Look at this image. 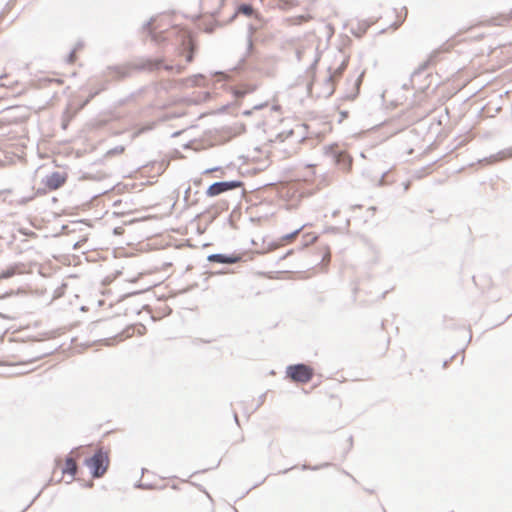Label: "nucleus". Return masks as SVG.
I'll return each mask as SVG.
<instances>
[{
  "mask_svg": "<svg viewBox=\"0 0 512 512\" xmlns=\"http://www.w3.org/2000/svg\"><path fill=\"white\" fill-rule=\"evenodd\" d=\"M89 468L92 478L98 479L104 476L110 464V458L102 448L97 449L92 456L86 458L83 463Z\"/></svg>",
  "mask_w": 512,
  "mask_h": 512,
  "instance_id": "nucleus-2",
  "label": "nucleus"
},
{
  "mask_svg": "<svg viewBox=\"0 0 512 512\" xmlns=\"http://www.w3.org/2000/svg\"><path fill=\"white\" fill-rule=\"evenodd\" d=\"M243 186L244 182L241 180L216 181L207 187L205 194L207 197H215L224 192L241 188Z\"/></svg>",
  "mask_w": 512,
  "mask_h": 512,
  "instance_id": "nucleus-4",
  "label": "nucleus"
},
{
  "mask_svg": "<svg viewBox=\"0 0 512 512\" xmlns=\"http://www.w3.org/2000/svg\"><path fill=\"white\" fill-rule=\"evenodd\" d=\"M0 317H3V318H4V316H3L1 313H0Z\"/></svg>",
  "mask_w": 512,
  "mask_h": 512,
  "instance_id": "nucleus-50",
  "label": "nucleus"
},
{
  "mask_svg": "<svg viewBox=\"0 0 512 512\" xmlns=\"http://www.w3.org/2000/svg\"><path fill=\"white\" fill-rule=\"evenodd\" d=\"M348 441H349V448H351L353 445V437L349 436Z\"/></svg>",
  "mask_w": 512,
  "mask_h": 512,
  "instance_id": "nucleus-39",
  "label": "nucleus"
},
{
  "mask_svg": "<svg viewBox=\"0 0 512 512\" xmlns=\"http://www.w3.org/2000/svg\"><path fill=\"white\" fill-rule=\"evenodd\" d=\"M455 357V355H453L449 360H445L443 362V367H447L448 363Z\"/></svg>",
  "mask_w": 512,
  "mask_h": 512,
  "instance_id": "nucleus-36",
  "label": "nucleus"
},
{
  "mask_svg": "<svg viewBox=\"0 0 512 512\" xmlns=\"http://www.w3.org/2000/svg\"><path fill=\"white\" fill-rule=\"evenodd\" d=\"M244 260V254L242 253H213L207 256V261L211 263H218L224 265L235 264Z\"/></svg>",
  "mask_w": 512,
  "mask_h": 512,
  "instance_id": "nucleus-6",
  "label": "nucleus"
},
{
  "mask_svg": "<svg viewBox=\"0 0 512 512\" xmlns=\"http://www.w3.org/2000/svg\"><path fill=\"white\" fill-rule=\"evenodd\" d=\"M53 352L52 349L41 351L38 355H36L33 359H31L29 362H34L36 360L42 359L47 355H50Z\"/></svg>",
  "mask_w": 512,
  "mask_h": 512,
  "instance_id": "nucleus-23",
  "label": "nucleus"
},
{
  "mask_svg": "<svg viewBox=\"0 0 512 512\" xmlns=\"http://www.w3.org/2000/svg\"><path fill=\"white\" fill-rule=\"evenodd\" d=\"M106 89V85L102 84L99 88H97L95 91L91 92L88 98L85 101V104H87L90 100H92L95 96H97L101 91Z\"/></svg>",
  "mask_w": 512,
  "mask_h": 512,
  "instance_id": "nucleus-19",
  "label": "nucleus"
},
{
  "mask_svg": "<svg viewBox=\"0 0 512 512\" xmlns=\"http://www.w3.org/2000/svg\"><path fill=\"white\" fill-rule=\"evenodd\" d=\"M330 465H331V463H328V462L323 463L321 465H315V466H310V465H307V464H303L301 468H302V470L316 471V470H319L321 468L328 467Z\"/></svg>",
  "mask_w": 512,
  "mask_h": 512,
  "instance_id": "nucleus-18",
  "label": "nucleus"
},
{
  "mask_svg": "<svg viewBox=\"0 0 512 512\" xmlns=\"http://www.w3.org/2000/svg\"><path fill=\"white\" fill-rule=\"evenodd\" d=\"M286 375L294 382L307 383L313 378L314 370L307 364L297 363L287 366Z\"/></svg>",
  "mask_w": 512,
  "mask_h": 512,
  "instance_id": "nucleus-3",
  "label": "nucleus"
},
{
  "mask_svg": "<svg viewBox=\"0 0 512 512\" xmlns=\"http://www.w3.org/2000/svg\"><path fill=\"white\" fill-rule=\"evenodd\" d=\"M266 105H267V103L257 104L255 106H253V110H260V109L264 108Z\"/></svg>",
  "mask_w": 512,
  "mask_h": 512,
  "instance_id": "nucleus-34",
  "label": "nucleus"
},
{
  "mask_svg": "<svg viewBox=\"0 0 512 512\" xmlns=\"http://www.w3.org/2000/svg\"><path fill=\"white\" fill-rule=\"evenodd\" d=\"M256 84L244 83L233 88L232 94L236 99H242L247 94L253 93L257 89Z\"/></svg>",
  "mask_w": 512,
  "mask_h": 512,
  "instance_id": "nucleus-9",
  "label": "nucleus"
},
{
  "mask_svg": "<svg viewBox=\"0 0 512 512\" xmlns=\"http://www.w3.org/2000/svg\"><path fill=\"white\" fill-rule=\"evenodd\" d=\"M234 420L236 424L239 425L238 415L236 413H234Z\"/></svg>",
  "mask_w": 512,
  "mask_h": 512,
  "instance_id": "nucleus-42",
  "label": "nucleus"
},
{
  "mask_svg": "<svg viewBox=\"0 0 512 512\" xmlns=\"http://www.w3.org/2000/svg\"><path fill=\"white\" fill-rule=\"evenodd\" d=\"M511 156H512V149H509V150L500 151L496 155H491L489 158H484L482 161L488 162V163H493L498 160H502L506 157H511Z\"/></svg>",
  "mask_w": 512,
  "mask_h": 512,
  "instance_id": "nucleus-14",
  "label": "nucleus"
},
{
  "mask_svg": "<svg viewBox=\"0 0 512 512\" xmlns=\"http://www.w3.org/2000/svg\"><path fill=\"white\" fill-rule=\"evenodd\" d=\"M161 68L165 69L168 72H172L174 70V66L168 65V64H164V62L162 63V67Z\"/></svg>",
  "mask_w": 512,
  "mask_h": 512,
  "instance_id": "nucleus-32",
  "label": "nucleus"
},
{
  "mask_svg": "<svg viewBox=\"0 0 512 512\" xmlns=\"http://www.w3.org/2000/svg\"><path fill=\"white\" fill-rule=\"evenodd\" d=\"M17 270H18L17 264L9 266L7 269L0 272V280L13 277L14 275H16Z\"/></svg>",
  "mask_w": 512,
  "mask_h": 512,
  "instance_id": "nucleus-15",
  "label": "nucleus"
},
{
  "mask_svg": "<svg viewBox=\"0 0 512 512\" xmlns=\"http://www.w3.org/2000/svg\"><path fill=\"white\" fill-rule=\"evenodd\" d=\"M304 238H307L305 245H308L309 243H313L317 239V236H311V234L307 233L304 235Z\"/></svg>",
  "mask_w": 512,
  "mask_h": 512,
  "instance_id": "nucleus-27",
  "label": "nucleus"
},
{
  "mask_svg": "<svg viewBox=\"0 0 512 512\" xmlns=\"http://www.w3.org/2000/svg\"><path fill=\"white\" fill-rule=\"evenodd\" d=\"M149 36H150L151 40L153 42H155L156 44H160L165 41V37L163 36L162 32L156 33L153 30H149Z\"/></svg>",
  "mask_w": 512,
  "mask_h": 512,
  "instance_id": "nucleus-17",
  "label": "nucleus"
},
{
  "mask_svg": "<svg viewBox=\"0 0 512 512\" xmlns=\"http://www.w3.org/2000/svg\"><path fill=\"white\" fill-rule=\"evenodd\" d=\"M438 54H439L438 51H433L431 53V55L429 56V58L426 61H424L422 64H420L417 69L414 70V72L411 75L412 78L421 74L422 72H424L432 63H434Z\"/></svg>",
  "mask_w": 512,
  "mask_h": 512,
  "instance_id": "nucleus-11",
  "label": "nucleus"
},
{
  "mask_svg": "<svg viewBox=\"0 0 512 512\" xmlns=\"http://www.w3.org/2000/svg\"><path fill=\"white\" fill-rule=\"evenodd\" d=\"M251 114H252V110H245V111H243V115H245V116H249Z\"/></svg>",
  "mask_w": 512,
  "mask_h": 512,
  "instance_id": "nucleus-38",
  "label": "nucleus"
},
{
  "mask_svg": "<svg viewBox=\"0 0 512 512\" xmlns=\"http://www.w3.org/2000/svg\"><path fill=\"white\" fill-rule=\"evenodd\" d=\"M86 487H92L93 486V482L92 481H89L87 484H85Z\"/></svg>",
  "mask_w": 512,
  "mask_h": 512,
  "instance_id": "nucleus-47",
  "label": "nucleus"
},
{
  "mask_svg": "<svg viewBox=\"0 0 512 512\" xmlns=\"http://www.w3.org/2000/svg\"><path fill=\"white\" fill-rule=\"evenodd\" d=\"M306 224L302 225L301 227L295 229L294 231L288 233V234H285L284 236H282V239L283 240H290L292 238H294L301 230L303 227H305Z\"/></svg>",
  "mask_w": 512,
  "mask_h": 512,
  "instance_id": "nucleus-21",
  "label": "nucleus"
},
{
  "mask_svg": "<svg viewBox=\"0 0 512 512\" xmlns=\"http://www.w3.org/2000/svg\"><path fill=\"white\" fill-rule=\"evenodd\" d=\"M183 45L186 47V49L188 50L187 54H186V61L188 63L192 62L193 59H194V53H195V44L193 42V40L190 38V37H185V39L183 40Z\"/></svg>",
  "mask_w": 512,
  "mask_h": 512,
  "instance_id": "nucleus-13",
  "label": "nucleus"
},
{
  "mask_svg": "<svg viewBox=\"0 0 512 512\" xmlns=\"http://www.w3.org/2000/svg\"><path fill=\"white\" fill-rule=\"evenodd\" d=\"M237 14H243L246 16H252L254 14V8L249 3H241L237 8L235 13L232 15L230 20H233Z\"/></svg>",
  "mask_w": 512,
  "mask_h": 512,
  "instance_id": "nucleus-12",
  "label": "nucleus"
},
{
  "mask_svg": "<svg viewBox=\"0 0 512 512\" xmlns=\"http://www.w3.org/2000/svg\"><path fill=\"white\" fill-rule=\"evenodd\" d=\"M124 149H125L124 146L119 145V146H116V147L108 150L106 155L107 156H113V155H116V154H121V153H123Z\"/></svg>",
  "mask_w": 512,
  "mask_h": 512,
  "instance_id": "nucleus-20",
  "label": "nucleus"
},
{
  "mask_svg": "<svg viewBox=\"0 0 512 512\" xmlns=\"http://www.w3.org/2000/svg\"><path fill=\"white\" fill-rule=\"evenodd\" d=\"M220 169H221L220 166H216V167H212V168L206 169L203 173L204 174H208V173H211V172L219 171Z\"/></svg>",
  "mask_w": 512,
  "mask_h": 512,
  "instance_id": "nucleus-30",
  "label": "nucleus"
},
{
  "mask_svg": "<svg viewBox=\"0 0 512 512\" xmlns=\"http://www.w3.org/2000/svg\"><path fill=\"white\" fill-rule=\"evenodd\" d=\"M155 21V18L154 17H151L149 20H147L146 22L143 23L142 25V30L143 31H147L149 33V30H153L151 28V25L153 24V22Z\"/></svg>",
  "mask_w": 512,
  "mask_h": 512,
  "instance_id": "nucleus-24",
  "label": "nucleus"
},
{
  "mask_svg": "<svg viewBox=\"0 0 512 512\" xmlns=\"http://www.w3.org/2000/svg\"><path fill=\"white\" fill-rule=\"evenodd\" d=\"M180 134H181V131L174 132V133L172 134V137H176V136H178V135H180Z\"/></svg>",
  "mask_w": 512,
  "mask_h": 512,
  "instance_id": "nucleus-45",
  "label": "nucleus"
},
{
  "mask_svg": "<svg viewBox=\"0 0 512 512\" xmlns=\"http://www.w3.org/2000/svg\"><path fill=\"white\" fill-rule=\"evenodd\" d=\"M217 24H206L205 27L203 28L204 32L208 33V34H211L214 32L215 28H216Z\"/></svg>",
  "mask_w": 512,
  "mask_h": 512,
  "instance_id": "nucleus-25",
  "label": "nucleus"
},
{
  "mask_svg": "<svg viewBox=\"0 0 512 512\" xmlns=\"http://www.w3.org/2000/svg\"><path fill=\"white\" fill-rule=\"evenodd\" d=\"M68 175L65 172L54 171L42 179V183L49 190H57L67 181Z\"/></svg>",
  "mask_w": 512,
  "mask_h": 512,
  "instance_id": "nucleus-7",
  "label": "nucleus"
},
{
  "mask_svg": "<svg viewBox=\"0 0 512 512\" xmlns=\"http://www.w3.org/2000/svg\"><path fill=\"white\" fill-rule=\"evenodd\" d=\"M136 488H140V489H145V490H148V489H152V485L149 484V483H142V482H138L136 485H135Z\"/></svg>",
  "mask_w": 512,
  "mask_h": 512,
  "instance_id": "nucleus-26",
  "label": "nucleus"
},
{
  "mask_svg": "<svg viewBox=\"0 0 512 512\" xmlns=\"http://www.w3.org/2000/svg\"><path fill=\"white\" fill-rule=\"evenodd\" d=\"M74 60H75V51H74V50H72V51L69 53V55H68L67 61H68L69 63H72Z\"/></svg>",
  "mask_w": 512,
  "mask_h": 512,
  "instance_id": "nucleus-31",
  "label": "nucleus"
},
{
  "mask_svg": "<svg viewBox=\"0 0 512 512\" xmlns=\"http://www.w3.org/2000/svg\"><path fill=\"white\" fill-rule=\"evenodd\" d=\"M318 60H319L318 58H316V59L314 60V62L311 64V68H314V67L317 65Z\"/></svg>",
  "mask_w": 512,
  "mask_h": 512,
  "instance_id": "nucleus-41",
  "label": "nucleus"
},
{
  "mask_svg": "<svg viewBox=\"0 0 512 512\" xmlns=\"http://www.w3.org/2000/svg\"><path fill=\"white\" fill-rule=\"evenodd\" d=\"M388 171H379L377 175H379V179L377 180V186H383L385 185V177L387 175Z\"/></svg>",
  "mask_w": 512,
  "mask_h": 512,
  "instance_id": "nucleus-22",
  "label": "nucleus"
},
{
  "mask_svg": "<svg viewBox=\"0 0 512 512\" xmlns=\"http://www.w3.org/2000/svg\"><path fill=\"white\" fill-rule=\"evenodd\" d=\"M327 155L330 156L333 162L343 171H349L352 167V157L345 151L339 150L334 146H329Z\"/></svg>",
  "mask_w": 512,
  "mask_h": 512,
  "instance_id": "nucleus-5",
  "label": "nucleus"
},
{
  "mask_svg": "<svg viewBox=\"0 0 512 512\" xmlns=\"http://www.w3.org/2000/svg\"><path fill=\"white\" fill-rule=\"evenodd\" d=\"M410 183L406 182L404 183V191H407L409 189Z\"/></svg>",
  "mask_w": 512,
  "mask_h": 512,
  "instance_id": "nucleus-40",
  "label": "nucleus"
},
{
  "mask_svg": "<svg viewBox=\"0 0 512 512\" xmlns=\"http://www.w3.org/2000/svg\"><path fill=\"white\" fill-rule=\"evenodd\" d=\"M341 116L342 117H347L348 116V112L347 111H342L341 112Z\"/></svg>",
  "mask_w": 512,
  "mask_h": 512,
  "instance_id": "nucleus-44",
  "label": "nucleus"
},
{
  "mask_svg": "<svg viewBox=\"0 0 512 512\" xmlns=\"http://www.w3.org/2000/svg\"><path fill=\"white\" fill-rule=\"evenodd\" d=\"M292 252H293V250H289V251H288V252H287V253L282 257V259H284L286 256H288V255L292 254Z\"/></svg>",
  "mask_w": 512,
  "mask_h": 512,
  "instance_id": "nucleus-46",
  "label": "nucleus"
},
{
  "mask_svg": "<svg viewBox=\"0 0 512 512\" xmlns=\"http://www.w3.org/2000/svg\"><path fill=\"white\" fill-rule=\"evenodd\" d=\"M272 109H273V110H279V109H280V106H279V105H273Z\"/></svg>",
  "mask_w": 512,
  "mask_h": 512,
  "instance_id": "nucleus-48",
  "label": "nucleus"
},
{
  "mask_svg": "<svg viewBox=\"0 0 512 512\" xmlns=\"http://www.w3.org/2000/svg\"><path fill=\"white\" fill-rule=\"evenodd\" d=\"M295 467H296V466H292V467H290V468H287V469H284V470H282V471H279V473H281V474H286L288 471H290V470L294 469Z\"/></svg>",
  "mask_w": 512,
  "mask_h": 512,
  "instance_id": "nucleus-35",
  "label": "nucleus"
},
{
  "mask_svg": "<svg viewBox=\"0 0 512 512\" xmlns=\"http://www.w3.org/2000/svg\"><path fill=\"white\" fill-rule=\"evenodd\" d=\"M362 76H363V74H361V75L357 78V80H356V82H355L356 93L352 95V97H351L352 99H353V98L358 94V92H359V85H360V82H361V78H362Z\"/></svg>",
  "mask_w": 512,
  "mask_h": 512,
  "instance_id": "nucleus-28",
  "label": "nucleus"
},
{
  "mask_svg": "<svg viewBox=\"0 0 512 512\" xmlns=\"http://www.w3.org/2000/svg\"><path fill=\"white\" fill-rule=\"evenodd\" d=\"M163 63V58H141L135 63H133L130 67H110L113 76L118 79H124L130 76V68L137 71H147L154 72L161 69Z\"/></svg>",
  "mask_w": 512,
  "mask_h": 512,
  "instance_id": "nucleus-1",
  "label": "nucleus"
},
{
  "mask_svg": "<svg viewBox=\"0 0 512 512\" xmlns=\"http://www.w3.org/2000/svg\"><path fill=\"white\" fill-rule=\"evenodd\" d=\"M226 109H227V106H223L221 110L224 111Z\"/></svg>",
  "mask_w": 512,
  "mask_h": 512,
  "instance_id": "nucleus-49",
  "label": "nucleus"
},
{
  "mask_svg": "<svg viewBox=\"0 0 512 512\" xmlns=\"http://www.w3.org/2000/svg\"><path fill=\"white\" fill-rule=\"evenodd\" d=\"M347 63L348 61L346 59L343 60L341 64L335 69V71L333 73L330 72L327 78L325 79V84L329 86V89L327 91V97L331 96L334 92L333 78L335 76H340L343 73V71L346 69Z\"/></svg>",
  "mask_w": 512,
  "mask_h": 512,
  "instance_id": "nucleus-8",
  "label": "nucleus"
},
{
  "mask_svg": "<svg viewBox=\"0 0 512 512\" xmlns=\"http://www.w3.org/2000/svg\"><path fill=\"white\" fill-rule=\"evenodd\" d=\"M77 471H78V465L76 464V462L73 460V458L70 455L66 456L65 465L62 468V473L70 475L71 481H72L75 479Z\"/></svg>",
  "mask_w": 512,
  "mask_h": 512,
  "instance_id": "nucleus-10",
  "label": "nucleus"
},
{
  "mask_svg": "<svg viewBox=\"0 0 512 512\" xmlns=\"http://www.w3.org/2000/svg\"><path fill=\"white\" fill-rule=\"evenodd\" d=\"M265 396H266V394H262V395L259 397V405H261V404L264 402Z\"/></svg>",
  "mask_w": 512,
  "mask_h": 512,
  "instance_id": "nucleus-37",
  "label": "nucleus"
},
{
  "mask_svg": "<svg viewBox=\"0 0 512 512\" xmlns=\"http://www.w3.org/2000/svg\"><path fill=\"white\" fill-rule=\"evenodd\" d=\"M182 69H183V67H182V66H177V68H176V72H177V73H181V72H182Z\"/></svg>",
  "mask_w": 512,
  "mask_h": 512,
  "instance_id": "nucleus-43",
  "label": "nucleus"
},
{
  "mask_svg": "<svg viewBox=\"0 0 512 512\" xmlns=\"http://www.w3.org/2000/svg\"><path fill=\"white\" fill-rule=\"evenodd\" d=\"M368 28V25H364L362 28H361V32L360 33H356L354 30H352V33L357 36V37H361L367 30Z\"/></svg>",
  "mask_w": 512,
  "mask_h": 512,
  "instance_id": "nucleus-29",
  "label": "nucleus"
},
{
  "mask_svg": "<svg viewBox=\"0 0 512 512\" xmlns=\"http://www.w3.org/2000/svg\"><path fill=\"white\" fill-rule=\"evenodd\" d=\"M248 37H247V52L250 53L253 49V41H252V35L255 31V27L252 24L248 25Z\"/></svg>",
  "mask_w": 512,
  "mask_h": 512,
  "instance_id": "nucleus-16",
  "label": "nucleus"
},
{
  "mask_svg": "<svg viewBox=\"0 0 512 512\" xmlns=\"http://www.w3.org/2000/svg\"><path fill=\"white\" fill-rule=\"evenodd\" d=\"M33 199V196L30 197H23L21 200H19L20 204H26L27 202L31 201Z\"/></svg>",
  "mask_w": 512,
  "mask_h": 512,
  "instance_id": "nucleus-33",
  "label": "nucleus"
},
{
  "mask_svg": "<svg viewBox=\"0 0 512 512\" xmlns=\"http://www.w3.org/2000/svg\"><path fill=\"white\" fill-rule=\"evenodd\" d=\"M235 512H238L236 509H234Z\"/></svg>",
  "mask_w": 512,
  "mask_h": 512,
  "instance_id": "nucleus-51",
  "label": "nucleus"
}]
</instances>
